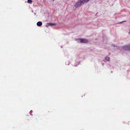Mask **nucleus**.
Segmentation results:
<instances>
[{"label":"nucleus","mask_w":130,"mask_h":130,"mask_svg":"<svg viewBox=\"0 0 130 130\" xmlns=\"http://www.w3.org/2000/svg\"><path fill=\"white\" fill-rule=\"evenodd\" d=\"M89 0H80L78 1L75 5L76 8H78L88 2Z\"/></svg>","instance_id":"nucleus-1"},{"label":"nucleus","mask_w":130,"mask_h":130,"mask_svg":"<svg viewBox=\"0 0 130 130\" xmlns=\"http://www.w3.org/2000/svg\"><path fill=\"white\" fill-rule=\"evenodd\" d=\"M76 40H79L81 43H87L88 42V41L86 39H78Z\"/></svg>","instance_id":"nucleus-2"},{"label":"nucleus","mask_w":130,"mask_h":130,"mask_svg":"<svg viewBox=\"0 0 130 130\" xmlns=\"http://www.w3.org/2000/svg\"><path fill=\"white\" fill-rule=\"evenodd\" d=\"M123 50L128 51H130V44L124 46L123 47Z\"/></svg>","instance_id":"nucleus-3"},{"label":"nucleus","mask_w":130,"mask_h":130,"mask_svg":"<svg viewBox=\"0 0 130 130\" xmlns=\"http://www.w3.org/2000/svg\"><path fill=\"white\" fill-rule=\"evenodd\" d=\"M56 25V24L55 23H48L47 24L46 26L48 27L49 26H52Z\"/></svg>","instance_id":"nucleus-4"},{"label":"nucleus","mask_w":130,"mask_h":130,"mask_svg":"<svg viewBox=\"0 0 130 130\" xmlns=\"http://www.w3.org/2000/svg\"><path fill=\"white\" fill-rule=\"evenodd\" d=\"M42 24V23L41 21H39L38 22L37 24V25L39 26H41Z\"/></svg>","instance_id":"nucleus-5"},{"label":"nucleus","mask_w":130,"mask_h":130,"mask_svg":"<svg viewBox=\"0 0 130 130\" xmlns=\"http://www.w3.org/2000/svg\"><path fill=\"white\" fill-rule=\"evenodd\" d=\"M32 1L31 0H28L27 2L29 4H31L32 3Z\"/></svg>","instance_id":"nucleus-6"},{"label":"nucleus","mask_w":130,"mask_h":130,"mask_svg":"<svg viewBox=\"0 0 130 130\" xmlns=\"http://www.w3.org/2000/svg\"><path fill=\"white\" fill-rule=\"evenodd\" d=\"M110 58L108 57H106L105 58V59L106 60H107V61H109L110 60Z\"/></svg>","instance_id":"nucleus-7"},{"label":"nucleus","mask_w":130,"mask_h":130,"mask_svg":"<svg viewBox=\"0 0 130 130\" xmlns=\"http://www.w3.org/2000/svg\"><path fill=\"white\" fill-rule=\"evenodd\" d=\"M126 22V21H123L122 22H120V23H122L123 22Z\"/></svg>","instance_id":"nucleus-8"},{"label":"nucleus","mask_w":130,"mask_h":130,"mask_svg":"<svg viewBox=\"0 0 130 130\" xmlns=\"http://www.w3.org/2000/svg\"><path fill=\"white\" fill-rule=\"evenodd\" d=\"M112 46H114V47H115V45H113Z\"/></svg>","instance_id":"nucleus-9"},{"label":"nucleus","mask_w":130,"mask_h":130,"mask_svg":"<svg viewBox=\"0 0 130 130\" xmlns=\"http://www.w3.org/2000/svg\"><path fill=\"white\" fill-rule=\"evenodd\" d=\"M54 0H53V1H54Z\"/></svg>","instance_id":"nucleus-10"}]
</instances>
